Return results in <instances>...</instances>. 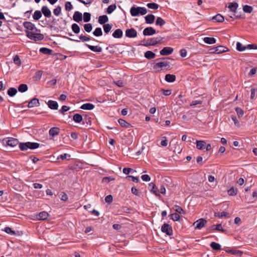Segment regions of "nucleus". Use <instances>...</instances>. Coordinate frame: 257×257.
<instances>
[{
  "mask_svg": "<svg viewBox=\"0 0 257 257\" xmlns=\"http://www.w3.org/2000/svg\"><path fill=\"white\" fill-rule=\"evenodd\" d=\"M148 189L151 192H153L157 196H160L159 190L154 183L151 182L149 184Z\"/></svg>",
  "mask_w": 257,
  "mask_h": 257,
  "instance_id": "nucleus-7",
  "label": "nucleus"
},
{
  "mask_svg": "<svg viewBox=\"0 0 257 257\" xmlns=\"http://www.w3.org/2000/svg\"><path fill=\"white\" fill-rule=\"evenodd\" d=\"M253 8L249 6L245 5L243 7V11L245 13H250L252 11Z\"/></svg>",
  "mask_w": 257,
  "mask_h": 257,
  "instance_id": "nucleus-52",
  "label": "nucleus"
},
{
  "mask_svg": "<svg viewBox=\"0 0 257 257\" xmlns=\"http://www.w3.org/2000/svg\"><path fill=\"white\" fill-rule=\"evenodd\" d=\"M137 32L134 28L126 29L125 32V36L129 38H134L137 37Z\"/></svg>",
  "mask_w": 257,
  "mask_h": 257,
  "instance_id": "nucleus-6",
  "label": "nucleus"
},
{
  "mask_svg": "<svg viewBox=\"0 0 257 257\" xmlns=\"http://www.w3.org/2000/svg\"><path fill=\"white\" fill-rule=\"evenodd\" d=\"M73 19L74 21L79 23L82 20V15L80 12L76 11L74 14Z\"/></svg>",
  "mask_w": 257,
  "mask_h": 257,
  "instance_id": "nucleus-14",
  "label": "nucleus"
},
{
  "mask_svg": "<svg viewBox=\"0 0 257 257\" xmlns=\"http://www.w3.org/2000/svg\"><path fill=\"white\" fill-rule=\"evenodd\" d=\"M19 147L22 151L27 150L28 148L32 149V143L27 142L26 143H20Z\"/></svg>",
  "mask_w": 257,
  "mask_h": 257,
  "instance_id": "nucleus-10",
  "label": "nucleus"
},
{
  "mask_svg": "<svg viewBox=\"0 0 257 257\" xmlns=\"http://www.w3.org/2000/svg\"><path fill=\"white\" fill-rule=\"evenodd\" d=\"M161 231L166 233L168 235H172L173 234V229L172 226L168 223H164L161 227Z\"/></svg>",
  "mask_w": 257,
  "mask_h": 257,
  "instance_id": "nucleus-4",
  "label": "nucleus"
},
{
  "mask_svg": "<svg viewBox=\"0 0 257 257\" xmlns=\"http://www.w3.org/2000/svg\"><path fill=\"white\" fill-rule=\"evenodd\" d=\"M4 230L7 233L11 234V235L15 234H16L15 231L13 230L12 229L11 227H6L5 228Z\"/></svg>",
  "mask_w": 257,
  "mask_h": 257,
  "instance_id": "nucleus-60",
  "label": "nucleus"
},
{
  "mask_svg": "<svg viewBox=\"0 0 257 257\" xmlns=\"http://www.w3.org/2000/svg\"><path fill=\"white\" fill-rule=\"evenodd\" d=\"M139 15H144L147 14V10L144 7H139Z\"/></svg>",
  "mask_w": 257,
  "mask_h": 257,
  "instance_id": "nucleus-63",
  "label": "nucleus"
},
{
  "mask_svg": "<svg viewBox=\"0 0 257 257\" xmlns=\"http://www.w3.org/2000/svg\"><path fill=\"white\" fill-rule=\"evenodd\" d=\"M226 252L230 253L232 254H236L240 256L242 254V252L240 250H237L235 249H228L226 250Z\"/></svg>",
  "mask_w": 257,
  "mask_h": 257,
  "instance_id": "nucleus-40",
  "label": "nucleus"
},
{
  "mask_svg": "<svg viewBox=\"0 0 257 257\" xmlns=\"http://www.w3.org/2000/svg\"><path fill=\"white\" fill-rule=\"evenodd\" d=\"M17 92H18V91L16 88H14V87H11L8 89L7 93L10 96L13 97L16 94Z\"/></svg>",
  "mask_w": 257,
  "mask_h": 257,
  "instance_id": "nucleus-33",
  "label": "nucleus"
},
{
  "mask_svg": "<svg viewBox=\"0 0 257 257\" xmlns=\"http://www.w3.org/2000/svg\"><path fill=\"white\" fill-rule=\"evenodd\" d=\"M42 12L36 11L33 15V19L38 20L42 17Z\"/></svg>",
  "mask_w": 257,
  "mask_h": 257,
  "instance_id": "nucleus-43",
  "label": "nucleus"
},
{
  "mask_svg": "<svg viewBox=\"0 0 257 257\" xmlns=\"http://www.w3.org/2000/svg\"><path fill=\"white\" fill-rule=\"evenodd\" d=\"M86 46L91 51L95 52H101L102 50V49L101 47L98 46H92L89 44H86Z\"/></svg>",
  "mask_w": 257,
  "mask_h": 257,
  "instance_id": "nucleus-16",
  "label": "nucleus"
},
{
  "mask_svg": "<svg viewBox=\"0 0 257 257\" xmlns=\"http://www.w3.org/2000/svg\"><path fill=\"white\" fill-rule=\"evenodd\" d=\"M40 52L46 55H52L53 50L47 48L42 47L40 48Z\"/></svg>",
  "mask_w": 257,
  "mask_h": 257,
  "instance_id": "nucleus-29",
  "label": "nucleus"
},
{
  "mask_svg": "<svg viewBox=\"0 0 257 257\" xmlns=\"http://www.w3.org/2000/svg\"><path fill=\"white\" fill-rule=\"evenodd\" d=\"M229 215V214L226 212H215L214 216L215 217H218L219 218H222L223 217H226Z\"/></svg>",
  "mask_w": 257,
  "mask_h": 257,
  "instance_id": "nucleus-45",
  "label": "nucleus"
},
{
  "mask_svg": "<svg viewBox=\"0 0 257 257\" xmlns=\"http://www.w3.org/2000/svg\"><path fill=\"white\" fill-rule=\"evenodd\" d=\"M165 80L168 82H173L176 80V76L173 74H166Z\"/></svg>",
  "mask_w": 257,
  "mask_h": 257,
  "instance_id": "nucleus-23",
  "label": "nucleus"
},
{
  "mask_svg": "<svg viewBox=\"0 0 257 257\" xmlns=\"http://www.w3.org/2000/svg\"><path fill=\"white\" fill-rule=\"evenodd\" d=\"M207 223V220L204 218H200L193 223L195 229H201Z\"/></svg>",
  "mask_w": 257,
  "mask_h": 257,
  "instance_id": "nucleus-5",
  "label": "nucleus"
},
{
  "mask_svg": "<svg viewBox=\"0 0 257 257\" xmlns=\"http://www.w3.org/2000/svg\"><path fill=\"white\" fill-rule=\"evenodd\" d=\"M156 30L151 27L145 28L143 32L144 36H151L156 34Z\"/></svg>",
  "mask_w": 257,
  "mask_h": 257,
  "instance_id": "nucleus-8",
  "label": "nucleus"
},
{
  "mask_svg": "<svg viewBox=\"0 0 257 257\" xmlns=\"http://www.w3.org/2000/svg\"><path fill=\"white\" fill-rule=\"evenodd\" d=\"M208 229L212 230H217V231H221V232H223V233H224L226 231V230L222 227V225L221 224L213 225L211 226L210 227H209Z\"/></svg>",
  "mask_w": 257,
  "mask_h": 257,
  "instance_id": "nucleus-11",
  "label": "nucleus"
},
{
  "mask_svg": "<svg viewBox=\"0 0 257 257\" xmlns=\"http://www.w3.org/2000/svg\"><path fill=\"white\" fill-rule=\"evenodd\" d=\"M161 91H162L163 94L165 96H169L171 94V90L167 89L165 90L164 89H161Z\"/></svg>",
  "mask_w": 257,
  "mask_h": 257,
  "instance_id": "nucleus-62",
  "label": "nucleus"
},
{
  "mask_svg": "<svg viewBox=\"0 0 257 257\" xmlns=\"http://www.w3.org/2000/svg\"><path fill=\"white\" fill-rule=\"evenodd\" d=\"M61 12V8L60 6H58L56 8H55L53 10V13L55 15L58 16H59Z\"/></svg>",
  "mask_w": 257,
  "mask_h": 257,
  "instance_id": "nucleus-59",
  "label": "nucleus"
},
{
  "mask_svg": "<svg viewBox=\"0 0 257 257\" xmlns=\"http://www.w3.org/2000/svg\"><path fill=\"white\" fill-rule=\"evenodd\" d=\"M73 119L75 122L80 123L83 120L82 116L79 113H76L73 115Z\"/></svg>",
  "mask_w": 257,
  "mask_h": 257,
  "instance_id": "nucleus-32",
  "label": "nucleus"
},
{
  "mask_svg": "<svg viewBox=\"0 0 257 257\" xmlns=\"http://www.w3.org/2000/svg\"><path fill=\"white\" fill-rule=\"evenodd\" d=\"M213 20H215L217 22H223L224 20V17L220 14H217L212 18Z\"/></svg>",
  "mask_w": 257,
  "mask_h": 257,
  "instance_id": "nucleus-41",
  "label": "nucleus"
},
{
  "mask_svg": "<svg viewBox=\"0 0 257 257\" xmlns=\"http://www.w3.org/2000/svg\"><path fill=\"white\" fill-rule=\"evenodd\" d=\"M170 63L169 61H164L156 63L153 68L154 69L157 70L158 71H160L163 67H168V68H169L170 67Z\"/></svg>",
  "mask_w": 257,
  "mask_h": 257,
  "instance_id": "nucleus-2",
  "label": "nucleus"
},
{
  "mask_svg": "<svg viewBox=\"0 0 257 257\" xmlns=\"http://www.w3.org/2000/svg\"><path fill=\"white\" fill-rule=\"evenodd\" d=\"M84 30L87 32H90L92 29V25L90 23L85 24L84 26Z\"/></svg>",
  "mask_w": 257,
  "mask_h": 257,
  "instance_id": "nucleus-55",
  "label": "nucleus"
},
{
  "mask_svg": "<svg viewBox=\"0 0 257 257\" xmlns=\"http://www.w3.org/2000/svg\"><path fill=\"white\" fill-rule=\"evenodd\" d=\"M103 30H104V32L106 34H107L108 32H110V31L112 29V24H104L103 26Z\"/></svg>",
  "mask_w": 257,
  "mask_h": 257,
  "instance_id": "nucleus-42",
  "label": "nucleus"
},
{
  "mask_svg": "<svg viewBox=\"0 0 257 257\" xmlns=\"http://www.w3.org/2000/svg\"><path fill=\"white\" fill-rule=\"evenodd\" d=\"M60 133V128L58 127H53L49 130V134L50 136L54 137Z\"/></svg>",
  "mask_w": 257,
  "mask_h": 257,
  "instance_id": "nucleus-12",
  "label": "nucleus"
},
{
  "mask_svg": "<svg viewBox=\"0 0 257 257\" xmlns=\"http://www.w3.org/2000/svg\"><path fill=\"white\" fill-rule=\"evenodd\" d=\"M229 50L227 47L220 45L217 47H216V50H215V51H216V54H220L222 53L228 51Z\"/></svg>",
  "mask_w": 257,
  "mask_h": 257,
  "instance_id": "nucleus-15",
  "label": "nucleus"
},
{
  "mask_svg": "<svg viewBox=\"0 0 257 257\" xmlns=\"http://www.w3.org/2000/svg\"><path fill=\"white\" fill-rule=\"evenodd\" d=\"M163 38L162 37H157V38H152L150 39H148V40H144L142 42L144 43L142 45L145 46H155L157 44L161 43Z\"/></svg>",
  "mask_w": 257,
  "mask_h": 257,
  "instance_id": "nucleus-1",
  "label": "nucleus"
},
{
  "mask_svg": "<svg viewBox=\"0 0 257 257\" xmlns=\"http://www.w3.org/2000/svg\"><path fill=\"white\" fill-rule=\"evenodd\" d=\"M147 6L149 8V9H153V10H157L159 8V5L156 3H148L147 5Z\"/></svg>",
  "mask_w": 257,
  "mask_h": 257,
  "instance_id": "nucleus-51",
  "label": "nucleus"
},
{
  "mask_svg": "<svg viewBox=\"0 0 257 257\" xmlns=\"http://www.w3.org/2000/svg\"><path fill=\"white\" fill-rule=\"evenodd\" d=\"M227 192L229 195L234 196L237 194V189L233 187H232L228 190Z\"/></svg>",
  "mask_w": 257,
  "mask_h": 257,
  "instance_id": "nucleus-46",
  "label": "nucleus"
},
{
  "mask_svg": "<svg viewBox=\"0 0 257 257\" xmlns=\"http://www.w3.org/2000/svg\"><path fill=\"white\" fill-rule=\"evenodd\" d=\"M165 21L161 17H157L156 21V25L160 27L163 26L165 24Z\"/></svg>",
  "mask_w": 257,
  "mask_h": 257,
  "instance_id": "nucleus-38",
  "label": "nucleus"
},
{
  "mask_svg": "<svg viewBox=\"0 0 257 257\" xmlns=\"http://www.w3.org/2000/svg\"><path fill=\"white\" fill-rule=\"evenodd\" d=\"M173 52V49L171 47H164L160 52L161 55H169Z\"/></svg>",
  "mask_w": 257,
  "mask_h": 257,
  "instance_id": "nucleus-9",
  "label": "nucleus"
},
{
  "mask_svg": "<svg viewBox=\"0 0 257 257\" xmlns=\"http://www.w3.org/2000/svg\"><path fill=\"white\" fill-rule=\"evenodd\" d=\"M14 62L18 66H20L21 64V59L18 55H16L14 57Z\"/></svg>",
  "mask_w": 257,
  "mask_h": 257,
  "instance_id": "nucleus-56",
  "label": "nucleus"
},
{
  "mask_svg": "<svg viewBox=\"0 0 257 257\" xmlns=\"http://www.w3.org/2000/svg\"><path fill=\"white\" fill-rule=\"evenodd\" d=\"M70 109V107L69 106L63 105L61 109L59 110V112L61 113H64L65 112L69 110Z\"/></svg>",
  "mask_w": 257,
  "mask_h": 257,
  "instance_id": "nucleus-61",
  "label": "nucleus"
},
{
  "mask_svg": "<svg viewBox=\"0 0 257 257\" xmlns=\"http://www.w3.org/2000/svg\"><path fill=\"white\" fill-rule=\"evenodd\" d=\"M145 18L147 24H151L154 22L155 16L153 14H149L146 16Z\"/></svg>",
  "mask_w": 257,
  "mask_h": 257,
  "instance_id": "nucleus-18",
  "label": "nucleus"
},
{
  "mask_svg": "<svg viewBox=\"0 0 257 257\" xmlns=\"http://www.w3.org/2000/svg\"><path fill=\"white\" fill-rule=\"evenodd\" d=\"M24 26L27 29L26 33L27 37L32 40V23L29 22H25L24 23Z\"/></svg>",
  "mask_w": 257,
  "mask_h": 257,
  "instance_id": "nucleus-3",
  "label": "nucleus"
},
{
  "mask_svg": "<svg viewBox=\"0 0 257 257\" xmlns=\"http://www.w3.org/2000/svg\"><path fill=\"white\" fill-rule=\"evenodd\" d=\"M43 71L41 70L38 71L36 72L35 75L33 76V80L38 81L40 79L43 74Z\"/></svg>",
  "mask_w": 257,
  "mask_h": 257,
  "instance_id": "nucleus-36",
  "label": "nucleus"
},
{
  "mask_svg": "<svg viewBox=\"0 0 257 257\" xmlns=\"http://www.w3.org/2000/svg\"><path fill=\"white\" fill-rule=\"evenodd\" d=\"M246 47L242 45L240 43L237 42L236 43V49L239 51L242 52L246 49Z\"/></svg>",
  "mask_w": 257,
  "mask_h": 257,
  "instance_id": "nucleus-49",
  "label": "nucleus"
},
{
  "mask_svg": "<svg viewBox=\"0 0 257 257\" xmlns=\"http://www.w3.org/2000/svg\"><path fill=\"white\" fill-rule=\"evenodd\" d=\"M108 21V18L106 15L101 16L98 18V23L101 25H104Z\"/></svg>",
  "mask_w": 257,
  "mask_h": 257,
  "instance_id": "nucleus-25",
  "label": "nucleus"
},
{
  "mask_svg": "<svg viewBox=\"0 0 257 257\" xmlns=\"http://www.w3.org/2000/svg\"><path fill=\"white\" fill-rule=\"evenodd\" d=\"M210 247L215 250H219L221 249V245L218 243L212 242L210 244Z\"/></svg>",
  "mask_w": 257,
  "mask_h": 257,
  "instance_id": "nucleus-35",
  "label": "nucleus"
},
{
  "mask_svg": "<svg viewBox=\"0 0 257 257\" xmlns=\"http://www.w3.org/2000/svg\"><path fill=\"white\" fill-rule=\"evenodd\" d=\"M206 142L204 141H196V148L199 150H203L205 148Z\"/></svg>",
  "mask_w": 257,
  "mask_h": 257,
  "instance_id": "nucleus-24",
  "label": "nucleus"
},
{
  "mask_svg": "<svg viewBox=\"0 0 257 257\" xmlns=\"http://www.w3.org/2000/svg\"><path fill=\"white\" fill-rule=\"evenodd\" d=\"M204 42L208 44H213L216 43V39L213 37H205L203 39Z\"/></svg>",
  "mask_w": 257,
  "mask_h": 257,
  "instance_id": "nucleus-26",
  "label": "nucleus"
},
{
  "mask_svg": "<svg viewBox=\"0 0 257 257\" xmlns=\"http://www.w3.org/2000/svg\"><path fill=\"white\" fill-rule=\"evenodd\" d=\"M145 57L148 59H152L155 57L156 54L151 51H148L145 53Z\"/></svg>",
  "mask_w": 257,
  "mask_h": 257,
  "instance_id": "nucleus-31",
  "label": "nucleus"
},
{
  "mask_svg": "<svg viewBox=\"0 0 257 257\" xmlns=\"http://www.w3.org/2000/svg\"><path fill=\"white\" fill-rule=\"evenodd\" d=\"M91 19V14L89 13L85 12L83 14V20L85 22H88Z\"/></svg>",
  "mask_w": 257,
  "mask_h": 257,
  "instance_id": "nucleus-50",
  "label": "nucleus"
},
{
  "mask_svg": "<svg viewBox=\"0 0 257 257\" xmlns=\"http://www.w3.org/2000/svg\"><path fill=\"white\" fill-rule=\"evenodd\" d=\"M139 7H133L130 10V13L133 17H137L139 15Z\"/></svg>",
  "mask_w": 257,
  "mask_h": 257,
  "instance_id": "nucleus-22",
  "label": "nucleus"
},
{
  "mask_svg": "<svg viewBox=\"0 0 257 257\" xmlns=\"http://www.w3.org/2000/svg\"><path fill=\"white\" fill-rule=\"evenodd\" d=\"M28 86L26 84H20L18 87L19 91L22 93L26 92L28 90Z\"/></svg>",
  "mask_w": 257,
  "mask_h": 257,
  "instance_id": "nucleus-37",
  "label": "nucleus"
},
{
  "mask_svg": "<svg viewBox=\"0 0 257 257\" xmlns=\"http://www.w3.org/2000/svg\"><path fill=\"white\" fill-rule=\"evenodd\" d=\"M18 144V141L16 139L10 138L7 141V144L11 147L16 146Z\"/></svg>",
  "mask_w": 257,
  "mask_h": 257,
  "instance_id": "nucleus-27",
  "label": "nucleus"
},
{
  "mask_svg": "<svg viewBox=\"0 0 257 257\" xmlns=\"http://www.w3.org/2000/svg\"><path fill=\"white\" fill-rule=\"evenodd\" d=\"M93 34L96 37H99L102 35V32L100 28H97L93 31Z\"/></svg>",
  "mask_w": 257,
  "mask_h": 257,
  "instance_id": "nucleus-47",
  "label": "nucleus"
},
{
  "mask_svg": "<svg viewBox=\"0 0 257 257\" xmlns=\"http://www.w3.org/2000/svg\"><path fill=\"white\" fill-rule=\"evenodd\" d=\"M47 104L51 109H57L58 108V103L55 101L49 100Z\"/></svg>",
  "mask_w": 257,
  "mask_h": 257,
  "instance_id": "nucleus-17",
  "label": "nucleus"
},
{
  "mask_svg": "<svg viewBox=\"0 0 257 257\" xmlns=\"http://www.w3.org/2000/svg\"><path fill=\"white\" fill-rule=\"evenodd\" d=\"M33 197L35 196L37 198H40L44 195V192L41 191L38 192L36 191H33Z\"/></svg>",
  "mask_w": 257,
  "mask_h": 257,
  "instance_id": "nucleus-57",
  "label": "nucleus"
},
{
  "mask_svg": "<svg viewBox=\"0 0 257 257\" xmlns=\"http://www.w3.org/2000/svg\"><path fill=\"white\" fill-rule=\"evenodd\" d=\"M48 216L49 214L47 212L43 211L37 215V218L38 220H45L48 218Z\"/></svg>",
  "mask_w": 257,
  "mask_h": 257,
  "instance_id": "nucleus-21",
  "label": "nucleus"
},
{
  "mask_svg": "<svg viewBox=\"0 0 257 257\" xmlns=\"http://www.w3.org/2000/svg\"><path fill=\"white\" fill-rule=\"evenodd\" d=\"M118 121V123H119V124L121 126H122V127H125V128H128L130 126H131L130 123H129L128 122H126L124 119H119Z\"/></svg>",
  "mask_w": 257,
  "mask_h": 257,
  "instance_id": "nucleus-34",
  "label": "nucleus"
},
{
  "mask_svg": "<svg viewBox=\"0 0 257 257\" xmlns=\"http://www.w3.org/2000/svg\"><path fill=\"white\" fill-rule=\"evenodd\" d=\"M116 8V6L115 4L110 5L107 8L106 13L108 14H111L115 10Z\"/></svg>",
  "mask_w": 257,
  "mask_h": 257,
  "instance_id": "nucleus-48",
  "label": "nucleus"
},
{
  "mask_svg": "<svg viewBox=\"0 0 257 257\" xmlns=\"http://www.w3.org/2000/svg\"><path fill=\"white\" fill-rule=\"evenodd\" d=\"M238 7V4L236 2L230 3L229 4L228 8L230 11L234 13H236Z\"/></svg>",
  "mask_w": 257,
  "mask_h": 257,
  "instance_id": "nucleus-19",
  "label": "nucleus"
},
{
  "mask_svg": "<svg viewBox=\"0 0 257 257\" xmlns=\"http://www.w3.org/2000/svg\"><path fill=\"white\" fill-rule=\"evenodd\" d=\"M122 35V31L120 29H116L112 34L113 37L117 39L121 38Z\"/></svg>",
  "mask_w": 257,
  "mask_h": 257,
  "instance_id": "nucleus-20",
  "label": "nucleus"
},
{
  "mask_svg": "<svg viewBox=\"0 0 257 257\" xmlns=\"http://www.w3.org/2000/svg\"><path fill=\"white\" fill-rule=\"evenodd\" d=\"M174 210L178 213L180 214H185V211L183 209V208L177 205H175L174 207Z\"/></svg>",
  "mask_w": 257,
  "mask_h": 257,
  "instance_id": "nucleus-44",
  "label": "nucleus"
},
{
  "mask_svg": "<svg viewBox=\"0 0 257 257\" xmlns=\"http://www.w3.org/2000/svg\"><path fill=\"white\" fill-rule=\"evenodd\" d=\"M60 196L61 200L63 201H66L68 199L67 195L64 192H62Z\"/></svg>",
  "mask_w": 257,
  "mask_h": 257,
  "instance_id": "nucleus-64",
  "label": "nucleus"
},
{
  "mask_svg": "<svg viewBox=\"0 0 257 257\" xmlns=\"http://www.w3.org/2000/svg\"><path fill=\"white\" fill-rule=\"evenodd\" d=\"M170 216L171 219L175 221H178L180 219V215L177 213H172Z\"/></svg>",
  "mask_w": 257,
  "mask_h": 257,
  "instance_id": "nucleus-53",
  "label": "nucleus"
},
{
  "mask_svg": "<svg viewBox=\"0 0 257 257\" xmlns=\"http://www.w3.org/2000/svg\"><path fill=\"white\" fill-rule=\"evenodd\" d=\"M41 12L45 17L50 18L51 16V12L50 9L47 6H43L41 9Z\"/></svg>",
  "mask_w": 257,
  "mask_h": 257,
  "instance_id": "nucleus-13",
  "label": "nucleus"
},
{
  "mask_svg": "<svg viewBox=\"0 0 257 257\" xmlns=\"http://www.w3.org/2000/svg\"><path fill=\"white\" fill-rule=\"evenodd\" d=\"M94 107V105L89 103L83 104L80 107L81 109L85 110H91L93 109Z\"/></svg>",
  "mask_w": 257,
  "mask_h": 257,
  "instance_id": "nucleus-28",
  "label": "nucleus"
},
{
  "mask_svg": "<svg viewBox=\"0 0 257 257\" xmlns=\"http://www.w3.org/2000/svg\"><path fill=\"white\" fill-rule=\"evenodd\" d=\"M44 36L43 34L40 33H33V41H40L44 39Z\"/></svg>",
  "mask_w": 257,
  "mask_h": 257,
  "instance_id": "nucleus-30",
  "label": "nucleus"
},
{
  "mask_svg": "<svg viewBox=\"0 0 257 257\" xmlns=\"http://www.w3.org/2000/svg\"><path fill=\"white\" fill-rule=\"evenodd\" d=\"M65 10L66 11H69L73 9V6L70 2H67L65 5Z\"/></svg>",
  "mask_w": 257,
  "mask_h": 257,
  "instance_id": "nucleus-58",
  "label": "nucleus"
},
{
  "mask_svg": "<svg viewBox=\"0 0 257 257\" xmlns=\"http://www.w3.org/2000/svg\"><path fill=\"white\" fill-rule=\"evenodd\" d=\"M235 111L238 117H242L244 114L243 110L240 107H236Z\"/></svg>",
  "mask_w": 257,
  "mask_h": 257,
  "instance_id": "nucleus-54",
  "label": "nucleus"
},
{
  "mask_svg": "<svg viewBox=\"0 0 257 257\" xmlns=\"http://www.w3.org/2000/svg\"><path fill=\"white\" fill-rule=\"evenodd\" d=\"M71 29L73 32L75 34H78L80 32V27L77 24H73L71 26Z\"/></svg>",
  "mask_w": 257,
  "mask_h": 257,
  "instance_id": "nucleus-39",
  "label": "nucleus"
}]
</instances>
